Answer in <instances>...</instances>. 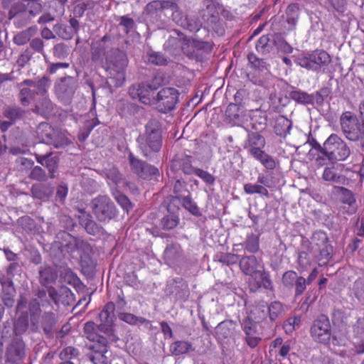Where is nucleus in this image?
Segmentation results:
<instances>
[{
  "label": "nucleus",
  "instance_id": "cd10ccee",
  "mask_svg": "<svg viewBox=\"0 0 364 364\" xmlns=\"http://www.w3.org/2000/svg\"><path fill=\"white\" fill-rule=\"evenodd\" d=\"M265 139L259 132H250L248 133L244 148L247 149L252 156L262 151L265 146Z\"/></svg>",
  "mask_w": 364,
  "mask_h": 364
},
{
  "label": "nucleus",
  "instance_id": "c85d7f7f",
  "mask_svg": "<svg viewBox=\"0 0 364 364\" xmlns=\"http://www.w3.org/2000/svg\"><path fill=\"white\" fill-rule=\"evenodd\" d=\"M237 323L231 319L221 321L215 328V333L218 338L220 341L230 339L235 336Z\"/></svg>",
  "mask_w": 364,
  "mask_h": 364
},
{
  "label": "nucleus",
  "instance_id": "72a5a7b5",
  "mask_svg": "<svg viewBox=\"0 0 364 364\" xmlns=\"http://www.w3.org/2000/svg\"><path fill=\"white\" fill-rule=\"evenodd\" d=\"M102 175L107 179L109 186H118L124 179L118 168L113 164H108L102 171Z\"/></svg>",
  "mask_w": 364,
  "mask_h": 364
},
{
  "label": "nucleus",
  "instance_id": "864d4df0",
  "mask_svg": "<svg viewBox=\"0 0 364 364\" xmlns=\"http://www.w3.org/2000/svg\"><path fill=\"white\" fill-rule=\"evenodd\" d=\"M18 98L22 106H28L32 100L36 97L37 92L31 90L30 87H21L19 88Z\"/></svg>",
  "mask_w": 364,
  "mask_h": 364
},
{
  "label": "nucleus",
  "instance_id": "680f3d73",
  "mask_svg": "<svg viewBox=\"0 0 364 364\" xmlns=\"http://www.w3.org/2000/svg\"><path fill=\"white\" fill-rule=\"evenodd\" d=\"M180 204L193 215L199 217L202 215L196 203L192 199L191 194L181 199Z\"/></svg>",
  "mask_w": 364,
  "mask_h": 364
},
{
  "label": "nucleus",
  "instance_id": "7ed1b4c3",
  "mask_svg": "<svg viewBox=\"0 0 364 364\" xmlns=\"http://www.w3.org/2000/svg\"><path fill=\"white\" fill-rule=\"evenodd\" d=\"M179 6L176 0L152 1L146 4L144 10L146 19L158 28H164L170 19L175 22V15Z\"/></svg>",
  "mask_w": 364,
  "mask_h": 364
},
{
  "label": "nucleus",
  "instance_id": "338daca9",
  "mask_svg": "<svg viewBox=\"0 0 364 364\" xmlns=\"http://www.w3.org/2000/svg\"><path fill=\"white\" fill-rule=\"evenodd\" d=\"M245 248L250 253H256L259 250V235L253 233L248 235L244 242Z\"/></svg>",
  "mask_w": 364,
  "mask_h": 364
},
{
  "label": "nucleus",
  "instance_id": "58836bf2",
  "mask_svg": "<svg viewBox=\"0 0 364 364\" xmlns=\"http://www.w3.org/2000/svg\"><path fill=\"white\" fill-rule=\"evenodd\" d=\"M117 109L120 116L129 117L136 114L140 109V107L128 100H121L117 103Z\"/></svg>",
  "mask_w": 364,
  "mask_h": 364
},
{
  "label": "nucleus",
  "instance_id": "ea45409f",
  "mask_svg": "<svg viewBox=\"0 0 364 364\" xmlns=\"http://www.w3.org/2000/svg\"><path fill=\"white\" fill-rule=\"evenodd\" d=\"M57 131H55L48 123L47 122H41L37 127L36 133L38 139L46 143L49 144L50 142H52L53 140V137L55 136V134Z\"/></svg>",
  "mask_w": 364,
  "mask_h": 364
},
{
  "label": "nucleus",
  "instance_id": "f03ea898",
  "mask_svg": "<svg viewBox=\"0 0 364 364\" xmlns=\"http://www.w3.org/2000/svg\"><path fill=\"white\" fill-rule=\"evenodd\" d=\"M28 309L30 331L33 333H43L48 339L53 338L56 327L58 326V315L51 311L41 314L40 304L36 299H30Z\"/></svg>",
  "mask_w": 364,
  "mask_h": 364
},
{
  "label": "nucleus",
  "instance_id": "6ab92c4d",
  "mask_svg": "<svg viewBox=\"0 0 364 364\" xmlns=\"http://www.w3.org/2000/svg\"><path fill=\"white\" fill-rule=\"evenodd\" d=\"M25 356L24 342L22 339L14 338L6 348L5 364H19Z\"/></svg>",
  "mask_w": 364,
  "mask_h": 364
},
{
  "label": "nucleus",
  "instance_id": "f8f14e48",
  "mask_svg": "<svg viewBox=\"0 0 364 364\" xmlns=\"http://www.w3.org/2000/svg\"><path fill=\"white\" fill-rule=\"evenodd\" d=\"M114 303L110 301L105 305L103 309L99 314V318L101 323L98 325V329L100 331L103 332L112 343L116 342L118 340L114 330Z\"/></svg>",
  "mask_w": 364,
  "mask_h": 364
},
{
  "label": "nucleus",
  "instance_id": "a211bd4d",
  "mask_svg": "<svg viewBox=\"0 0 364 364\" xmlns=\"http://www.w3.org/2000/svg\"><path fill=\"white\" fill-rule=\"evenodd\" d=\"M261 268L262 269L257 271L249 278L248 287L251 292H257L261 288L269 291L274 290V284L269 272L264 269V266H262Z\"/></svg>",
  "mask_w": 364,
  "mask_h": 364
},
{
  "label": "nucleus",
  "instance_id": "0e129e2a",
  "mask_svg": "<svg viewBox=\"0 0 364 364\" xmlns=\"http://www.w3.org/2000/svg\"><path fill=\"white\" fill-rule=\"evenodd\" d=\"M97 331H99L98 325L93 321H87L84 325V334L91 341H95V340L102 336L97 333Z\"/></svg>",
  "mask_w": 364,
  "mask_h": 364
},
{
  "label": "nucleus",
  "instance_id": "2f4dec72",
  "mask_svg": "<svg viewBox=\"0 0 364 364\" xmlns=\"http://www.w3.org/2000/svg\"><path fill=\"white\" fill-rule=\"evenodd\" d=\"M54 189L51 184L45 182L34 183L31 188V196L33 198L47 200L53 194Z\"/></svg>",
  "mask_w": 364,
  "mask_h": 364
},
{
  "label": "nucleus",
  "instance_id": "c756f323",
  "mask_svg": "<svg viewBox=\"0 0 364 364\" xmlns=\"http://www.w3.org/2000/svg\"><path fill=\"white\" fill-rule=\"evenodd\" d=\"M193 157L183 155L175 157L171 162V168L175 171L181 170L186 175L194 174L197 168L192 164Z\"/></svg>",
  "mask_w": 364,
  "mask_h": 364
},
{
  "label": "nucleus",
  "instance_id": "b1692460",
  "mask_svg": "<svg viewBox=\"0 0 364 364\" xmlns=\"http://www.w3.org/2000/svg\"><path fill=\"white\" fill-rule=\"evenodd\" d=\"M168 214L164 215L160 220V226L164 230H171L175 228L179 223L180 218L178 212L180 206H176L173 203H166Z\"/></svg>",
  "mask_w": 364,
  "mask_h": 364
},
{
  "label": "nucleus",
  "instance_id": "e2e57ef3",
  "mask_svg": "<svg viewBox=\"0 0 364 364\" xmlns=\"http://www.w3.org/2000/svg\"><path fill=\"white\" fill-rule=\"evenodd\" d=\"M94 343L90 346L89 348L95 353H106L108 351L107 345L111 342L107 336H101L93 341Z\"/></svg>",
  "mask_w": 364,
  "mask_h": 364
},
{
  "label": "nucleus",
  "instance_id": "c03bdc74",
  "mask_svg": "<svg viewBox=\"0 0 364 364\" xmlns=\"http://www.w3.org/2000/svg\"><path fill=\"white\" fill-rule=\"evenodd\" d=\"M267 314L272 322L277 323V321L282 318L284 314L283 304L280 301H274L267 305Z\"/></svg>",
  "mask_w": 364,
  "mask_h": 364
},
{
  "label": "nucleus",
  "instance_id": "7c9ffc66",
  "mask_svg": "<svg viewBox=\"0 0 364 364\" xmlns=\"http://www.w3.org/2000/svg\"><path fill=\"white\" fill-rule=\"evenodd\" d=\"M129 95L133 98H139V100L144 104H150L151 102V97L152 90L147 82H141L137 85H133L129 88Z\"/></svg>",
  "mask_w": 364,
  "mask_h": 364
},
{
  "label": "nucleus",
  "instance_id": "3c124183",
  "mask_svg": "<svg viewBox=\"0 0 364 364\" xmlns=\"http://www.w3.org/2000/svg\"><path fill=\"white\" fill-rule=\"evenodd\" d=\"M272 41L274 46L284 53H291L293 48L286 41L281 33L272 35Z\"/></svg>",
  "mask_w": 364,
  "mask_h": 364
},
{
  "label": "nucleus",
  "instance_id": "79ce46f5",
  "mask_svg": "<svg viewBox=\"0 0 364 364\" xmlns=\"http://www.w3.org/2000/svg\"><path fill=\"white\" fill-rule=\"evenodd\" d=\"M54 109L53 103L48 97L41 99L32 109V112L41 116H48L50 114Z\"/></svg>",
  "mask_w": 364,
  "mask_h": 364
},
{
  "label": "nucleus",
  "instance_id": "20e7f679",
  "mask_svg": "<svg viewBox=\"0 0 364 364\" xmlns=\"http://www.w3.org/2000/svg\"><path fill=\"white\" fill-rule=\"evenodd\" d=\"M144 132L140 134L136 141L140 150L146 158L151 157L152 153H157L162 146L161 124L156 118L148 121L144 127Z\"/></svg>",
  "mask_w": 364,
  "mask_h": 364
},
{
  "label": "nucleus",
  "instance_id": "6e6d98bb",
  "mask_svg": "<svg viewBox=\"0 0 364 364\" xmlns=\"http://www.w3.org/2000/svg\"><path fill=\"white\" fill-rule=\"evenodd\" d=\"M199 15L204 22H206L208 26H212L213 28H214V26H217L219 23L218 13L215 9L213 10V11H209L205 10V9H201L199 11Z\"/></svg>",
  "mask_w": 364,
  "mask_h": 364
},
{
  "label": "nucleus",
  "instance_id": "603ef678",
  "mask_svg": "<svg viewBox=\"0 0 364 364\" xmlns=\"http://www.w3.org/2000/svg\"><path fill=\"white\" fill-rule=\"evenodd\" d=\"M256 160L259 161L267 170H273L276 168L274 159L263 150L252 155Z\"/></svg>",
  "mask_w": 364,
  "mask_h": 364
},
{
  "label": "nucleus",
  "instance_id": "ddd939ff",
  "mask_svg": "<svg viewBox=\"0 0 364 364\" xmlns=\"http://www.w3.org/2000/svg\"><path fill=\"white\" fill-rule=\"evenodd\" d=\"M247 60L250 68L253 70L247 76L251 82L257 85H263L269 74L268 64L264 59L259 58L253 53L247 55Z\"/></svg>",
  "mask_w": 364,
  "mask_h": 364
},
{
  "label": "nucleus",
  "instance_id": "393cba45",
  "mask_svg": "<svg viewBox=\"0 0 364 364\" xmlns=\"http://www.w3.org/2000/svg\"><path fill=\"white\" fill-rule=\"evenodd\" d=\"M173 196H169L164 201V203H173L176 206H180L181 200L191 194L188 189V183L183 179H176L173 187Z\"/></svg>",
  "mask_w": 364,
  "mask_h": 364
},
{
  "label": "nucleus",
  "instance_id": "de8ad7c7",
  "mask_svg": "<svg viewBox=\"0 0 364 364\" xmlns=\"http://www.w3.org/2000/svg\"><path fill=\"white\" fill-rule=\"evenodd\" d=\"M194 350L192 343L186 341H177L170 346V351L174 355H181Z\"/></svg>",
  "mask_w": 364,
  "mask_h": 364
},
{
  "label": "nucleus",
  "instance_id": "39448f33",
  "mask_svg": "<svg viewBox=\"0 0 364 364\" xmlns=\"http://www.w3.org/2000/svg\"><path fill=\"white\" fill-rule=\"evenodd\" d=\"M43 11V5L37 0L14 3L8 12V20L13 21L16 28H22L31 22V20Z\"/></svg>",
  "mask_w": 364,
  "mask_h": 364
},
{
  "label": "nucleus",
  "instance_id": "0eeeda50",
  "mask_svg": "<svg viewBox=\"0 0 364 364\" xmlns=\"http://www.w3.org/2000/svg\"><path fill=\"white\" fill-rule=\"evenodd\" d=\"M78 88L77 77L66 75L56 80L54 84V93L60 103L70 105Z\"/></svg>",
  "mask_w": 364,
  "mask_h": 364
},
{
  "label": "nucleus",
  "instance_id": "4c0bfd02",
  "mask_svg": "<svg viewBox=\"0 0 364 364\" xmlns=\"http://www.w3.org/2000/svg\"><path fill=\"white\" fill-rule=\"evenodd\" d=\"M267 116L260 110L253 112L250 117V125L255 132H262L267 128Z\"/></svg>",
  "mask_w": 364,
  "mask_h": 364
},
{
  "label": "nucleus",
  "instance_id": "bb28decb",
  "mask_svg": "<svg viewBox=\"0 0 364 364\" xmlns=\"http://www.w3.org/2000/svg\"><path fill=\"white\" fill-rule=\"evenodd\" d=\"M21 165L30 168L31 171L28 177L31 180L38 182H46L50 178V176L46 169L42 166H35L34 161L31 159L23 158L21 159Z\"/></svg>",
  "mask_w": 364,
  "mask_h": 364
},
{
  "label": "nucleus",
  "instance_id": "f257e3e1",
  "mask_svg": "<svg viewBox=\"0 0 364 364\" xmlns=\"http://www.w3.org/2000/svg\"><path fill=\"white\" fill-rule=\"evenodd\" d=\"M114 37L105 35L92 46V59L97 60L105 56L108 76L106 84L109 90L122 87L126 80V68L128 58L125 52L114 48Z\"/></svg>",
  "mask_w": 364,
  "mask_h": 364
},
{
  "label": "nucleus",
  "instance_id": "2eb2a0df",
  "mask_svg": "<svg viewBox=\"0 0 364 364\" xmlns=\"http://www.w3.org/2000/svg\"><path fill=\"white\" fill-rule=\"evenodd\" d=\"M38 274L40 284L48 288L50 299L58 306L60 302V295L55 288L51 286L55 282L58 277L56 270L50 266H43L40 267Z\"/></svg>",
  "mask_w": 364,
  "mask_h": 364
},
{
  "label": "nucleus",
  "instance_id": "dca6fc26",
  "mask_svg": "<svg viewBox=\"0 0 364 364\" xmlns=\"http://www.w3.org/2000/svg\"><path fill=\"white\" fill-rule=\"evenodd\" d=\"M129 161L132 171L143 179L151 180L160 175L159 170L156 166L136 158L132 153L129 155Z\"/></svg>",
  "mask_w": 364,
  "mask_h": 364
},
{
  "label": "nucleus",
  "instance_id": "69168bd1",
  "mask_svg": "<svg viewBox=\"0 0 364 364\" xmlns=\"http://www.w3.org/2000/svg\"><path fill=\"white\" fill-rule=\"evenodd\" d=\"M53 30L57 36L64 40H70L74 36L69 26L61 23H55L53 27Z\"/></svg>",
  "mask_w": 364,
  "mask_h": 364
},
{
  "label": "nucleus",
  "instance_id": "a19ab883",
  "mask_svg": "<svg viewBox=\"0 0 364 364\" xmlns=\"http://www.w3.org/2000/svg\"><path fill=\"white\" fill-rule=\"evenodd\" d=\"M172 33L173 34L169 36L164 45L165 50L170 51L179 48L181 45L182 40L186 41L187 40L186 36L179 30L174 29Z\"/></svg>",
  "mask_w": 364,
  "mask_h": 364
},
{
  "label": "nucleus",
  "instance_id": "1a4fd4ad",
  "mask_svg": "<svg viewBox=\"0 0 364 364\" xmlns=\"http://www.w3.org/2000/svg\"><path fill=\"white\" fill-rule=\"evenodd\" d=\"M312 339L321 344L328 345L331 339L336 340L332 336L331 326L328 317L321 314L314 320L309 331Z\"/></svg>",
  "mask_w": 364,
  "mask_h": 364
},
{
  "label": "nucleus",
  "instance_id": "37998d69",
  "mask_svg": "<svg viewBox=\"0 0 364 364\" xmlns=\"http://www.w3.org/2000/svg\"><path fill=\"white\" fill-rule=\"evenodd\" d=\"M300 7L299 4H289L285 11L287 22L290 29H294L299 18Z\"/></svg>",
  "mask_w": 364,
  "mask_h": 364
},
{
  "label": "nucleus",
  "instance_id": "f3484780",
  "mask_svg": "<svg viewBox=\"0 0 364 364\" xmlns=\"http://www.w3.org/2000/svg\"><path fill=\"white\" fill-rule=\"evenodd\" d=\"M57 237L61 240L68 252L73 253L76 251L87 252L91 250V246L87 241L73 236L66 231L59 232Z\"/></svg>",
  "mask_w": 364,
  "mask_h": 364
},
{
  "label": "nucleus",
  "instance_id": "9d476101",
  "mask_svg": "<svg viewBox=\"0 0 364 364\" xmlns=\"http://www.w3.org/2000/svg\"><path fill=\"white\" fill-rule=\"evenodd\" d=\"M93 214L100 223H107L117 215V210L111 199L99 196L92 200Z\"/></svg>",
  "mask_w": 364,
  "mask_h": 364
},
{
  "label": "nucleus",
  "instance_id": "a18cd8bd",
  "mask_svg": "<svg viewBox=\"0 0 364 364\" xmlns=\"http://www.w3.org/2000/svg\"><path fill=\"white\" fill-rule=\"evenodd\" d=\"M289 96L296 102L302 105H313L314 102V96L308 94L304 91L294 88L289 92Z\"/></svg>",
  "mask_w": 364,
  "mask_h": 364
},
{
  "label": "nucleus",
  "instance_id": "09e8293b",
  "mask_svg": "<svg viewBox=\"0 0 364 364\" xmlns=\"http://www.w3.org/2000/svg\"><path fill=\"white\" fill-rule=\"evenodd\" d=\"M36 28L31 26L16 33L14 37V43L17 46H23L30 42L31 38L36 34Z\"/></svg>",
  "mask_w": 364,
  "mask_h": 364
},
{
  "label": "nucleus",
  "instance_id": "9b49d317",
  "mask_svg": "<svg viewBox=\"0 0 364 364\" xmlns=\"http://www.w3.org/2000/svg\"><path fill=\"white\" fill-rule=\"evenodd\" d=\"M179 92L174 87H164L156 96H152V101L161 113H166L175 108L178 100Z\"/></svg>",
  "mask_w": 364,
  "mask_h": 364
},
{
  "label": "nucleus",
  "instance_id": "473e14b6",
  "mask_svg": "<svg viewBox=\"0 0 364 364\" xmlns=\"http://www.w3.org/2000/svg\"><path fill=\"white\" fill-rule=\"evenodd\" d=\"M239 266L241 271L245 274L251 277L257 271L259 270L262 265L255 255L243 256L239 261Z\"/></svg>",
  "mask_w": 364,
  "mask_h": 364
},
{
  "label": "nucleus",
  "instance_id": "6e6552de",
  "mask_svg": "<svg viewBox=\"0 0 364 364\" xmlns=\"http://www.w3.org/2000/svg\"><path fill=\"white\" fill-rule=\"evenodd\" d=\"M331 62L330 55L324 50L316 49L299 56L296 63L309 70L319 72Z\"/></svg>",
  "mask_w": 364,
  "mask_h": 364
},
{
  "label": "nucleus",
  "instance_id": "4be33fe9",
  "mask_svg": "<svg viewBox=\"0 0 364 364\" xmlns=\"http://www.w3.org/2000/svg\"><path fill=\"white\" fill-rule=\"evenodd\" d=\"M79 224L85 229V232L92 236L101 237L108 235L103 227L97 224L90 214L77 215Z\"/></svg>",
  "mask_w": 364,
  "mask_h": 364
},
{
  "label": "nucleus",
  "instance_id": "bf43d9fd",
  "mask_svg": "<svg viewBox=\"0 0 364 364\" xmlns=\"http://www.w3.org/2000/svg\"><path fill=\"white\" fill-rule=\"evenodd\" d=\"M323 178L326 181H331L336 183L345 184L346 180L343 175L337 174L334 171V167L325 168L323 173Z\"/></svg>",
  "mask_w": 364,
  "mask_h": 364
},
{
  "label": "nucleus",
  "instance_id": "4468645a",
  "mask_svg": "<svg viewBox=\"0 0 364 364\" xmlns=\"http://www.w3.org/2000/svg\"><path fill=\"white\" fill-rule=\"evenodd\" d=\"M33 156L38 164L43 166L50 176V179L57 178L60 166V155L58 152L46 151L41 152L38 149L33 153Z\"/></svg>",
  "mask_w": 364,
  "mask_h": 364
},
{
  "label": "nucleus",
  "instance_id": "8fccbe9b",
  "mask_svg": "<svg viewBox=\"0 0 364 364\" xmlns=\"http://www.w3.org/2000/svg\"><path fill=\"white\" fill-rule=\"evenodd\" d=\"M181 253V247L178 244L168 245L164 250V259L167 262L172 263L176 261Z\"/></svg>",
  "mask_w": 364,
  "mask_h": 364
},
{
  "label": "nucleus",
  "instance_id": "a878e982",
  "mask_svg": "<svg viewBox=\"0 0 364 364\" xmlns=\"http://www.w3.org/2000/svg\"><path fill=\"white\" fill-rule=\"evenodd\" d=\"M351 338L355 352L364 353V318H359L353 326Z\"/></svg>",
  "mask_w": 364,
  "mask_h": 364
},
{
  "label": "nucleus",
  "instance_id": "49530a36",
  "mask_svg": "<svg viewBox=\"0 0 364 364\" xmlns=\"http://www.w3.org/2000/svg\"><path fill=\"white\" fill-rule=\"evenodd\" d=\"M273 46L272 35H263L257 41L255 48L258 53L266 55L272 52Z\"/></svg>",
  "mask_w": 364,
  "mask_h": 364
},
{
  "label": "nucleus",
  "instance_id": "c9c22d12",
  "mask_svg": "<svg viewBox=\"0 0 364 364\" xmlns=\"http://www.w3.org/2000/svg\"><path fill=\"white\" fill-rule=\"evenodd\" d=\"M30 312L22 311L14 323V332L16 336L23 334L28 329L30 330Z\"/></svg>",
  "mask_w": 364,
  "mask_h": 364
},
{
  "label": "nucleus",
  "instance_id": "13d9d810",
  "mask_svg": "<svg viewBox=\"0 0 364 364\" xmlns=\"http://www.w3.org/2000/svg\"><path fill=\"white\" fill-rule=\"evenodd\" d=\"M339 143L335 151L336 159H328L329 161H344L350 155V149L347 144L342 139Z\"/></svg>",
  "mask_w": 364,
  "mask_h": 364
},
{
  "label": "nucleus",
  "instance_id": "e433bc0d",
  "mask_svg": "<svg viewBox=\"0 0 364 364\" xmlns=\"http://www.w3.org/2000/svg\"><path fill=\"white\" fill-rule=\"evenodd\" d=\"M292 127V122L287 117L279 115L275 119L274 132L276 135L285 138L290 133Z\"/></svg>",
  "mask_w": 364,
  "mask_h": 364
},
{
  "label": "nucleus",
  "instance_id": "f704fd0d",
  "mask_svg": "<svg viewBox=\"0 0 364 364\" xmlns=\"http://www.w3.org/2000/svg\"><path fill=\"white\" fill-rule=\"evenodd\" d=\"M341 137L336 134H331L322 146L321 154L328 159H336L335 151L340 144Z\"/></svg>",
  "mask_w": 364,
  "mask_h": 364
},
{
  "label": "nucleus",
  "instance_id": "aec40b11",
  "mask_svg": "<svg viewBox=\"0 0 364 364\" xmlns=\"http://www.w3.org/2000/svg\"><path fill=\"white\" fill-rule=\"evenodd\" d=\"M175 23L191 32L208 33V31H206L205 28L201 29L202 21L200 20L199 17L185 15L180 9H178V13L175 15Z\"/></svg>",
  "mask_w": 364,
  "mask_h": 364
},
{
  "label": "nucleus",
  "instance_id": "052dcab7",
  "mask_svg": "<svg viewBox=\"0 0 364 364\" xmlns=\"http://www.w3.org/2000/svg\"><path fill=\"white\" fill-rule=\"evenodd\" d=\"M147 61L158 66L166 65L168 63V58L161 53L150 50L146 53Z\"/></svg>",
  "mask_w": 364,
  "mask_h": 364
},
{
  "label": "nucleus",
  "instance_id": "412c9836",
  "mask_svg": "<svg viewBox=\"0 0 364 364\" xmlns=\"http://www.w3.org/2000/svg\"><path fill=\"white\" fill-rule=\"evenodd\" d=\"M257 323L259 322L252 320L249 316L245 318L241 323V326L246 336V343L252 348L256 347L262 340L260 333L257 329Z\"/></svg>",
  "mask_w": 364,
  "mask_h": 364
},
{
  "label": "nucleus",
  "instance_id": "423d86ee",
  "mask_svg": "<svg viewBox=\"0 0 364 364\" xmlns=\"http://www.w3.org/2000/svg\"><path fill=\"white\" fill-rule=\"evenodd\" d=\"M340 125L345 137L349 141L358 142L364 151V126L357 116L351 112H343L340 117Z\"/></svg>",
  "mask_w": 364,
  "mask_h": 364
},
{
  "label": "nucleus",
  "instance_id": "774afa93",
  "mask_svg": "<svg viewBox=\"0 0 364 364\" xmlns=\"http://www.w3.org/2000/svg\"><path fill=\"white\" fill-rule=\"evenodd\" d=\"M353 291L356 299L364 306V277H359L354 282Z\"/></svg>",
  "mask_w": 364,
  "mask_h": 364
},
{
  "label": "nucleus",
  "instance_id": "4d7b16f0",
  "mask_svg": "<svg viewBox=\"0 0 364 364\" xmlns=\"http://www.w3.org/2000/svg\"><path fill=\"white\" fill-rule=\"evenodd\" d=\"M118 317L120 320L130 324V325H137V324H149L150 321L141 316H136L134 314L130 313H119Z\"/></svg>",
  "mask_w": 364,
  "mask_h": 364
},
{
  "label": "nucleus",
  "instance_id": "5701e85b",
  "mask_svg": "<svg viewBox=\"0 0 364 364\" xmlns=\"http://www.w3.org/2000/svg\"><path fill=\"white\" fill-rule=\"evenodd\" d=\"M28 114V110L16 104L5 105L2 109L3 117L11 121L14 124L25 122Z\"/></svg>",
  "mask_w": 364,
  "mask_h": 364
},
{
  "label": "nucleus",
  "instance_id": "5fc2aeb1",
  "mask_svg": "<svg viewBox=\"0 0 364 364\" xmlns=\"http://www.w3.org/2000/svg\"><path fill=\"white\" fill-rule=\"evenodd\" d=\"M331 321L334 326L339 328H344L347 326L348 317L345 311L341 309H333L331 313Z\"/></svg>",
  "mask_w": 364,
  "mask_h": 364
}]
</instances>
